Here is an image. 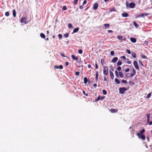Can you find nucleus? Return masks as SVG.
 Instances as JSON below:
<instances>
[{
  "instance_id": "f257e3e1",
  "label": "nucleus",
  "mask_w": 152,
  "mask_h": 152,
  "mask_svg": "<svg viewBox=\"0 0 152 152\" xmlns=\"http://www.w3.org/2000/svg\"><path fill=\"white\" fill-rule=\"evenodd\" d=\"M127 90V88L125 87L120 88H119V92L122 94H123L124 92Z\"/></svg>"
},
{
  "instance_id": "f03ea898",
  "label": "nucleus",
  "mask_w": 152,
  "mask_h": 152,
  "mask_svg": "<svg viewBox=\"0 0 152 152\" xmlns=\"http://www.w3.org/2000/svg\"><path fill=\"white\" fill-rule=\"evenodd\" d=\"M145 132V129H143L140 132L137 133L136 134V135L138 136L139 138H140V136L142 135Z\"/></svg>"
},
{
  "instance_id": "7ed1b4c3",
  "label": "nucleus",
  "mask_w": 152,
  "mask_h": 152,
  "mask_svg": "<svg viewBox=\"0 0 152 152\" xmlns=\"http://www.w3.org/2000/svg\"><path fill=\"white\" fill-rule=\"evenodd\" d=\"M108 73V67L106 66L103 69V74L106 76L107 75Z\"/></svg>"
},
{
  "instance_id": "20e7f679",
  "label": "nucleus",
  "mask_w": 152,
  "mask_h": 152,
  "mask_svg": "<svg viewBox=\"0 0 152 152\" xmlns=\"http://www.w3.org/2000/svg\"><path fill=\"white\" fill-rule=\"evenodd\" d=\"M149 13H143L138 15L136 16L135 18H139L143 17L144 16H147L149 15Z\"/></svg>"
},
{
  "instance_id": "39448f33",
  "label": "nucleus",
  "mask_w": 152,
  "mask_h": 152,
  "mask_svg": "<svg viewBox=\"0 0 152 152\" xmlns=\"http://www.w3.org/2000/svg\"><path fill=\"white\" fill-rule=\"evenodd\" d=\"M133 64L135 67V68L137 70H139V67L137 64V63L136 61H134Z\"/></svg>"
},
{
  "instance_id": "423d86ee",
  "label": "nucleus",
  "mask_w": 152,
  "mask_h": 152,
  "mask_svg": "<svg viewBox=\"0 0 152 152\" xmlns=\"http://www.w3.org/2000/svg\"><path fill=\"white\" fill-rule=\"evenodd\" d=\"M26 18L25 17H23L21 18L20 20V22L21 23H23L26 24L27 23V22H26Z\"/></svg>"
},
{
  "instance_id": "0eeeda50",
  "label": "nucleus",
  "mask_w": 152,
  "mask_h": 152,
  "mask_svg": "<svg viewBox=\"0 0 152 152\" xmlns=\"http://www.w3.org/2000/svg\"><path fill=\"white\" fill-rule=\"evenodd\" d=\"M135 4L133 2L130 3L129 5V7L131 8H134L135 7Z\"/></svg>"
},
{
  "instance_id": "6e6552de",
  "label": "nucleus",
  "mask_w": 152,
  "mask_h": 152,
  "mask_svg": "<svg viewBox=\"0 0 152 152\" xmlns=\"http://www.w3.org/2000/svg\"><path fill=\"white\" fill-rule=\"evenodd\" d=\"M98 6V4L97 3H95L94 4L93 8L95 10H96L97 9Z\"/></svg>"
},
{
  "instance_id": "1a4fd4ad",
  "label": "nucleus",
  "mask_w": 152,
  "mask_h": 152,
  "mask_svg": "<svg viewBox=\"0 0 152 152\" xmlns=\"http://www.w3.org/2000/svg\"><path fill=\"white\" fill-rule=\"evenodd\" d=\"M54 68L55 69H58L60 68L61 69H62L63 68V66L62 65H61L59 66H54Z\"/></svg>"
},
{
  "instance_id": "9d476101",
  "label": "nucleus",
  "mask_w": 152,
  "mask_h": 152,
  "mask_svg": "<svg viewBox=\"0 0 152 152\" xmlns=\"http://www.w3.org/2000/svg\"><path fill=\"white\" fill-rule=\"evenodd\" d=\"M109 72H110V76L111 78L113 80V79L114 75H113V72H112V71H110Z\"/></svg>"
},
{
  "instance_id": "9b49d317",
  "label": "nucleus",
  "mask_w": 152,
  "mask_h": 152,
  "mask_svg": "<svg viewBox=\"0 0 152 152\" xmlns=\"http://www.w3.org/2000/svg\"><path fill=\"white\" fill-rule=\"evenodd\" d=\"M118 60V58L117 57H115L113 58L112 60V62L113 63H115Z\"/></svg>"
},
{
  "instance_id": "f8f14e48",
  "label": "nucleus",
  "mask_w": 152,
  "mask_h": 152,
  "mask_svg": "<svg viewBox=\"0 0 152 152\" xmlns=\"http://www.w3.org/2000/svg\"><path fill=\"white\" fill-rule=\"evenodd\" d=\"M122 16L123 17H127L129 16L128 14L126 12H124L122 14Z\"/></svg>"
},
{
  "instance_id": "ddd939ff",
  "label": "nucleus",
  "mask_w": 152,
  "mask_h": 152,
  "mask_svg": "<svg viewBox=\"0 0 152 152\" xmlns=\"http://www.w3.org/2000/svg\"><path fill=\"white\" fill-rule=\"evenodd\" d=\"M110 111L112 113H115L117 112L118 111V110L117 109H111L110 110Z\"/></svg>"
},
{
  "instance_id": "4468645a",
  "label": "nucleus",
  "mask_w": 152,
  "mask_h": 152,
  "mask_svg": "<svg viewBox=\"0 0 152 152\" xmlns=\"http://www.w3.org/2000/svg\"><path fill=\"white\" fill-rule=\"evenodd\" d=\"M130 41L133 43H135L136 42V39L134 38H131L130 39Z\"/></svg>"
},
{
  "instance_id": "2eb2a0df",
  "label": "nucleus",
  "mask_w": 152,
  "mask_h": 152,
  "mask_svg": "<svg viewBox=\"0 0 152 152\" xmlns=\"http://www.w3.org/2000/svg\"><path fill=\"white\" fill-rule=\"evenodd\" d=\"M71 56L72 59L74 60H78V57L75 56V55H72Z\"/></svg>"
},
{
  "instance_id": "dca6fc26",
  "label": "nucleus",
  "mask_w": 152,
  "mask_h": 152,
  "mask_svg": "<svg viewBox=\"0 0 152 152\" xmlns=\"http://www.w3.org/2000/svg\"><path fill=\"white\" fill-rule=\"evenodd\" d=\"M99 76V74L98 71H96V77L95 80L96 81H97L98 80V77Z\"/></svg>"
},
{
  "instance_id": "f3484780",
  "label": "nucleus",
  "mask_w": 152,
  "mask_h": 152,
  "mask_svg": "<svg viewBox=\"0 0 152 152\" xmlns=\"http://www.w3.org/2000/svg\"><path fill=\"white\" fill-rule=\"evenodd\" d=\"M133 25L136 28H138L139 27V25L137 24L135 21H134L133 22Z\"/></svg>"
},
{
  "instance_id": "a211bd4d",
  "label": "nucleus",
  "mask_w": 152,
  "mask_h": 152,
  "mask_svg": "<svg viewBox=\"0 0 152 152\" xmlns=\"http://www.w3.org/2000/svg\"><path fill=\"white\" fill-rule=\"evenodd\" d=\"M104 26H105V28L107 29L108 28H109L110 26V25L109 24H104Z\"/></svg>"
},
{
  "instance_id": "6ab92c4d",
  "label": "nucleus",
  "mask_w": 152,
  "mask_h": 152,
  "mask_svg": "<svg viewBox=\"0 0 152 152\" xmlns=\"http://www.w3.org/2000/svg\"><path fill=\"white\" fill-rule=\"evenodd\" d=\"M140 138H141L142 140H145V137L144 135L142 134L140 136Z\"/></svg>"
},
{
  "instance_id": "aec40b11",
  "label": "nucleus",
  "mask_w": 152,
  "mask_h": 152,
  "mask_svg": "<svg viewBox=\"0 0 152 152\" xmlns=\"http://www.w3.org/2000/svg\"><path fill=\"white\" fill-rule=\"evenodd\" d=\"M13 15L14 17H15L16 16V12L15 10H13L12 11Z\"/></svg>"
},
{
  "instance_id": "412c9836",
  "label": "nucleus",
  "mask_w": 152,
  "mask_h": 152,
  "mask_svg": "<svg viewBox=\"0 0 152 152\" xmlns=\"http://www.w3.org/2000/svg\"><path fill=\"white\" fill-rule=\"evenodd\" d=\"M79 29L78 28H75L73 30V33H75V32H77L78 31Z\"/></svg>"
},
{
  "instance_id": "4be33fe9",
  "label": "nucleus",
  "mask_w": 152,
  "mask_h": 152,
  "mask_svg": "<svg viewBox=\"0 0 152 152\" xmlns=\"http://www.w3.org/2000/svg\"><path fill=\"white\" fill-rule=\"evenodd\" d=\"M115 81L117 84H119L120 83V82L118 78H116L115 80Z\"/></svg>"
},
{
  "instance_id": "5701e85b",
  "label": "nucleus",
  "mask_w": 152,
  "mask_h": 152,
  "mask_svg": "<svg viewBox=\"0 0 152 152\" xmlns=\"http://www.w3.org/2000/svg\"><path fill=\"white\" fill-rule=\"evenodd\" d=\"M119 75L120 77H123V74L122 72H118Z\"/></svg>"
},
{
  "instance_id": "b1692460",
  "label": "nucleus",
  "mask_w": 152,
  "mask_h": 152,
  "mask_svg": "<svg viewBox=\"0 0 152 152\" xmlns=\"http://www.w3.org/2000/svg\"><path fill=\"white\" fill-rule=\"evenodd\" d=\"M117 38L120 40H122L123 36H121L118 35L117 36Z\"/></svg>"
},
{
  "instance_id": "393cba45",
  "label": "nucleus",
  "mask_w": 152,
  "mask_h": 152,
  "mask_svg": "<svg viewBox=\"0 0 152 152\" xmlns=\"http://www.w3.org/2000/svg\"><path fill=\"white\" fill-rule=\"evenodd\" d=\"M132 55L134 58H136V53L134 52H132Z\"/></svg>"
},
{
  "instance_id": "a878e982",
  "label": "nucleus",
  "mask_w": 152,
  "mask_h": 152,
  "mask_svg": "<svg viewBox=\"0 0 152 152\" xmlns=\"http://www.w3.org/2000/svg\"><path fill=\"white\" fill-rule=\"evenodd\" d=\"M122 61L120 60L118 61V62L117 63V65L119 66L121 65L122 64Z\"/></svg>"
},
{
  "instance_id": "bb28decb",
  "label": "nucleus",
  "mask_w": 152,
  "mask_h": 152,
  "mask_svg": "<svg viewBox=\"0 0 152 152\" xmlns=\"http://www.w3.org/2000/svg\"><path fill=\"white\" fill-rule=\"evenodd\" d=\"M121 81L122 83H124L125 84H127L128 83L126 80L123 79Z\"/></svg>"
},
{
  "instance_id": "cd10ccee",
  "label": "nucleus",
  "mask_w": 152,
  "mask_h": 152,
  "mask_svg": "<svg viewBox=\"0 0 152 152\" xmlns=\"http://www.w3.org/2000/svg\"><path fill=\"white\" fill-rule=\"evenodd\" d=\"M40 36L42 38H44L45 37V35L42 33H41L40 34Z\"/></svg>"
},
{
  "instance_id": "c85d7f7f",
  "label": "nucleus",
  "mask_w": 152,
  "mask_h": 152,
  "mask_svg": "<svg viewBox=\"0 0 152 152\" xmlns=\"http://www.w3.org/2000/svg\"><path fill=\"white\" fill-rule=\"evenodd\" d=\"M151 93H149L148 94L146 98H150L151 97Z\"/></svg>"
},
{
  "instance_id": "c756f323",
  "label": "nucleus",
  "mask_w": 152,
  "mask_h": 152,
  "mask_svg": "<svg viewBox=\"0 0 152 152\" xmlns=\"http://www.w3.org/2000/svg\"><path fill=\"white\" fill-rule=\"evenodd\" d=\"M141 57H142V58L143 59H147V57L145 56V55H141Z\"/></svg>"
},
{
  "instance_id": "7c9ffc66",
  "label": "nucleus",
  "mask_w": 152,
  "mask_h": 152,
  "mask_svg": "<svg viewBox=\"0 0 152 152\" xmlns=\"http://www.w3.org/2000/svg\"><path fill=\"white\" fill-rule=\"evenodd\" d=\"M68 27L70 28H73V26H72V25L70 23H69L68 24Z\"/></svg>"
},
{
  "instance_id": "2f4dec72",
  "label": "nucleus",
  "mask_w": 152,
  "mask_h": 152,
  "mask_svg": "<svg viewBox=\"0 0 152 152\" xmlns=\"http://www.w3.org/2000/svg\"><path fill=\"white\" fill-rule=\"evenodd\" d=\"M87 79L86 77H85L84 78V83L85 84H86L87 83Z\"/></svg>"
},
{
  "instance_id": "473e14b6",
  "label": "nucleus",
  "mask_w": 152,
  "mask_h": 152,
  "mask_svg": "<svg viewBox=\"0 0 152 152\" xmlns=\"http://www.w3.org/2000/svg\"><path fill=\"white\" fill-rule=\"evenodd\" d=\"M129 83L130 85H133L134 84V83L132 81H129Z\"/></svg>"
},
{
  "instance_id": "72a5a7b5",
  "label": "nucleus",
  "mask_w": 152,
  "mask_h": 152,
  "mask_svg": "<svg viewBox=\"0 0 152 152\" xmlns=\"http://www.w3.org/2000/svg\"><path fill=\"white\" fill-rule=\"evenodd\" d=\"M67 10V8L66 6H64L62 8L63 10Z\"/></svg>"
},
{
  "instance_id": "f704fd0d",
  "label": "nucleus",
  "mask_w": 152,
  "mask_h": 152,
  "mask_svg": "<svg viewBox=\"0 0 152 152\" xmlns=\"http://www.w3.org/2000/svg\"><path fill=\"white\" fill-rule=\"evenodd\" d=\"M102 93L104 95H106L107 94V92L105 90H102Z\"/></svg>"
},
{
  "instance_id": "c9c22d12",
  "label": "nucleus",
  "mask_w": 152,
  "mask_h": 152,
  "mask_svg": "<svg viewBox=\"0 0 152 152\" xmlns=\"http://www.w3.org/2000/svg\"><path fill=\"white\" fill-rule=\"evenodd\" d=\"M10 14L8 12H7L5 13V15L6 16H8Z\"/></svg>"
},
{
  "instance_id": "e433bc0d",
  "label": "nucleus",
  "mask_w": 152,
  "mask_h": 152,
  "mask_svg": "<svg viewBox=\"0 0 152 152\" xmlns=\"http://www.w3.org/2000/svg\"><path fill=\"white\" fill-rule=\"evenodd\" d=\"M64 36L65 37H69V34L68 33H66L64 34Z\"/></svg>"
},
{
  "instance_id": "4c0bfd02",
  "label": "nucleus",
  "mask_w": 152,
  "mask_h": 152,
  "mask_svg": "<svg viewBox=\"0 0 152 152\" xmlns=\"http://www.w3.org/2000/svg\"><path fill=\"white\" fill-rule=\"evenodd\" d=\"M101 99L100 97V96H99L96 98V99L95 101H98L100 100Z\"/></svg>"
},
{
  "instance_id": "58836bf2",
  "label": "nucleus",
  "mask_w": 152,
  "mask_h": 152,
  "mask_svg": "<svg viewBox=\"0 0 152 152\" xmlns=\"http://www.w3.org/2000/svg\"><path fill=\"white\" fill-rule=\"evenodd\" d=\"M78 52L79 54H81L83 53V51L81 49H79L78 50Z\"/></svg>"
},
{
  "instance_id": "ea45409f",
  "label": "nucleus",
  "mask_w": 152,
  "mask_h": 152,
  "mask_svg": "<svg viewBox=\"0 0 152 152\" xmlns=\"http://www.w3.org/2000/svg\"><path fill=\"white\" fill-rule=\"evenodd\" d=\"M139 63L142 66H144V65L143 64H142V62L141 61L139 60Z\"/></svg>"
},
{
  "instance_id": "a19ab883",
  "label": "nucleus",
  "mask_w": 152,
  "mask_h": 152,
  "mask_svg": "<svg viewBox=\"0 0 152 152\" xmlns=\"http://www.w3.org/2000/svg\"><path fill=\"white\" fill-rule=\"evenodd\" d=\"M114 52L113 51H111L110 52V55L112 56H114Z\"/></svg>"
},
{
  "instance_id": "79ce46f5",
  "label": "nucleus",
  "mask_w": 152,
  "mask_h": 152,
  "mask_svg": "<svg viewBox=\"0 0 152 152\" xmlns=\"http://www.w3.org/2000/svg\"><path fill=\"white\" fill-rule=\"evenodd\" d=\"M104 60L103 59H102L101 60V63L103 65L104 64Z\"/></svg>"
},
{
  "instance_id": "37998d69",
  "label": "nucleus",
  "mask_w": 152,
  "mask_h": 152,
  "mask_svg": "<svg viewBox=\"0 0 152 152\" xmlns=\"http://www.w3.org/2000/svg\"><path fill=\"white\" fill-rule=\"evenodd\" d=\"M110 69H111V70L113 71H114V68H113V66L112 65L110 66Z\"/></svg>"
},
{
  "instance_id": "c03bdc74",
  "label": "nucleus",
  "mask_w": 152,
  "mask_h": 152,
  "mask_svg": "<svg viewBox=\"0 0 152 152\" xmlns=\"http://www.w3.org/2000/svg\"><path fill=\"white\" fill-rule=\"evenodd\" d=\"M58 36L59 39H61L62 37V35L61 34H59Z\"/></svg>"
},
{
  "instance_id": "a18cd8bd",
  "label": "nucleus",
  "mask_w": 152,
  "mask_h": 152,
  "mask_svg": "<svg viewBox=\"0 0 152 152\" xmlns=\"http://www.w3.org/2000/svg\"><path fill=\"white\" fill-rule=\"evenodd\" d=\"M78 0H74V3L75 4H77Z\"/></svg>"
},
{
  "instance_id": "49530a36",
  "label": "nucleus",
  "mask_w": 152,
  "mask_h": 152,
  "mask_svg": "<svg viewBox=\"0 0 152 152\" xmlns=\"http://www.w3.org/2000/svg\"><path fill=\"white\" fill-rule=\"evenodd\" d=\"M115 73L116 76L118 77V72L117 70H115Z\"/></svg>"
},
{
  "instance_id": "de8ad7c7",
  "label": "nucleus",
  "mask_w": 152,
  "mask_h": 152,
  "mask_svg": "<svg viewBox=\"0 0 152 152\" xmlns=\"http://www.w3.org/2000/svg\"><path fill=\"white\" fill-rule=\"evenodd\" d=\"M80 74V72H76L75 73V75L77 76L78 75Z\"/></svg>"
},
{
  "instance_id": "09e8293b",
  "label": "nucleus",
  "mask_w": 152,
  "mask_h": 152,
  "mask_svg": "<svg viewBox=\"0 0 152 152\" xmlns=\"http://www.w3.org/2000/svg\"><path fill=\"white\" fill-rule=\"evenodd\" d=\"M136 74H134V73H132L130 75V77H133Z\"/></svg>"
},
{
  "instance_id": "8fccbe9b",
  "label": "nucleus",
  "mask_w": 152,
  "mask_h": 152,
  "mask_svg": "<svg viewBox=\"0 0 152 152\" xmlns=\"http://www.w3.org/2000/svg\"><path fill=\"white\" fill-rule=\"evenodd\" d=\"M86 3L87 1H86V0H85L83 2V5H84L85 4H86Z\"/></svg>"
},
{
  "instance_id": "3c124183",
  "label": "nucleus",
  "mask_w": 152,
  "mask_h": 152,
  "mask_svg": "<svg viewBox=\"0 0 152 152\" xmlns=\"http://www.w3.org/2000/svg\"><path fill=\"white\" fill-rule=\"evenodd\" d=\"M121 67L119 66H118L117 68V69L118 70V71H120L121 70Z\"/></svg>"
},
{
  "instance_id": "603ef678",
  "label": "nucleus",
  "mask_w": 152,
  "mask_h": 152,
  "mask_svg": "<svg viewBox=\"0 0 152 152\" xmlns=\"http://www.w3.org/2000/svg\"><path fill=\"white\" fill-rule=\"evenodd\" d=\"M121 58H123L124 60H125V59H126V57L124 56H121Z\"/></svg>"
},
{
  "instance_id": "864d4df0",
  "label": "nucleus",
  "mask_w": 152,
  "mask_h": 152,
  "mask_svg": "<svg viewBox=\"0 0 152 152\" xmlns=\"http://www.w3.org/2000/svg\"><path fill=\"white\" fill-rule=\"evenodd\" d=\"M128 54H130L131 53V51L129 50H126Z\"/></svg>"
},
{
  "instance_id": "5fc2aeb1",
  "label": "nucleus",
  "mask_w": 152,
  "mask_h": 152,
  "mask_svg": "<svg viewBox=\"0 0 152 152\" xmlns=\"http://www.w3.org/2000/svg\"><path fill=\"white\" fill-rule=\"evenodd\" d=\"M132 71H133V73L136 74V71L134 68H133V69Z\"/></svg>"
},
{
  "instance_id": "6e6d98bb",
  "label": "nucleus",
  "mask_w": 152,
  "mask_h": 152,
  "mask_svg": "<svg viewBox=\"0 0 152 152\" xmlns=\"http://www.w3.org/2000/svg\"><path fill=\"white\" fill-rule=\"evenodd\" d=\"M129 68H127L125 70V71L126 72H129Z\"/></svg>"
},
{
  "instance_id": "4d7b16f0",
  "label": "nucleus",
  "mask_w": 152,
  "mask_h": 152,
  "mask_svg": "<svg viewBox=\"0 0 152 152\" xmlns=\"http://www.w3.org/2000/svg\"><path fill=\"white\" fill-rule=\"evenodd\" d=\"M83 93L84 94V95H85L86 96H88V94H87L85 93V91H83Z\"/></svg>"
},
{
  "instance_id": "13d9d810",
  "label": "nucleus",
  "mask_w": 152,
  "mask_h": 152,
  "mask_svg": "<svg viewBox=\"0 0 152 152\" xmlns=\"http://www.w3.org/2000/svg\"><path fill=\"white\" fill-rule=\"evenodd\" d=\"M95 67L96 69H97L98 68V65L97 63L95 64Z\"/></svg>"
},
{
  "instance_id": "bf43d9fd",
  "label": "nucleus",
  "mask_w": 152,
  "mask_h": 152,
  "mask_svg": "<svg viewBox=\"0 0 152 152\" xmlns=\"http://www.w3.org/2000/svg\"><path fill=\"white\" fill-rule=\"evenodd\" d=\"M104 81H106L107 80V79L106 77H104Z\"/></svg>"
},
{
  "instance_id": "052dcab7",
  "label": "nucleus",
  "mask_w": 152,
  "mask_h": 152,
  "mask_svg": "<svg viewBox=\"0 0 152 152\" xmlns=\"http://www.w3.org/2000/svg\"><path fill=\"white\" fill-rule=\"evenodd\" d=\"M108 32L109 33H112V32H113V31H112L111 30H109L108 31Z\"/></svg>"
},
{
  "instance_id": "680f3d73",
  "label": "nucleus",
  "mask_w": 152,
  "mask_h": 152,
  "mask_svg": "<svg viewBox=\"0 0 152 152\" xmlns=\"http://www.w3.org/2000/svg\"><path fill=\"white\" fill-rule=\"evenodd\" d=\"M105 98V96H102L100 97L101 99V100H103Z\"/></svg>"
},
{
  "instance_id": "e2e57ef3",
  "label": "nucleus",
  "mask_w": 152,
  "mask_h": 152,
  "mask_svg": "<svg viewBox=\"0 0 152 152\" xmlns=\"http://www.w3.org/2000/svg\"><path fill=\"white\" fill-rule=\"evenodd\" d=\"M69 65V62H66L65 63V65L66 66H67Z\"/></svg>"
},
{
  "instance_id": "0e129e2a",
  "label": "nucleus",
  "mask_w": 152,
  "mask_h": 152,
  "mask_svg": "<svg viewBox=\"0 0 152 152\" xmlns=\"http://www.w3.org/2000/svg\"><path fill=\"white\" fill-rule=\"evenodd\" d=\"M126 7H128L129 6V3L127 2L126 3Z\"/></svg>"
},
{
  "instance_id": "69168bd1",
  "label": "nucleus",
  "mask_w": 152,
  "mask_h": 152,
  "mask_svg": "<svg viewBox=\"0 0 152 152\" xmlns=\"http://www.w3.org/2000/svg\"><path fill=\"white\" fill-rule=\"evenodd\" d=\"M93 86L95 88L97 86V84H96L94 83L93 84Z\"/></svg>"
},
{
  "instance_id": "338daca9",
  "label": "nucleus",
  "mask_w": 152,
  "mask_h": 152,
  "mask_svg": "<svg viewBox=\"0 0 152 152\" xmlns=\"http://www.w3.org/2000/svg\"><path fill=\"white\" fill-rule=\"evenodd\" d=\"M79 8L80 9H82L83 8V6H80Z\"/></svg>"
},
{
  "instance_id": "774afa93",
  "label": "nucleus",
  "mask_w": 152,
  "mask_h": 152,
  "mask_svg": "<svg viewBox=\"0 0 152 152\" xmlns=\"http://www.w3.org/2000/svg\"><path fill=\"white\" fill-rule=\"evenodd\" d=\"M88 68H90L91 67V66L89 64L88 65Z\"/></svg>"
}]
</instances>
